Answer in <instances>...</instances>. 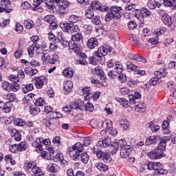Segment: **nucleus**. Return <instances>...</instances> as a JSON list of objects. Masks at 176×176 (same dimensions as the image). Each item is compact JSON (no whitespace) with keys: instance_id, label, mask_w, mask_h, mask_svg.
Returning a JSON list of instances; mask_svg holds the SVG:
<instances>
[{"instance_id":"f257e3e1","label":"nucleus","mask_w":176,"mask_h":176,"mask_svg":"<svg viewBox=\"0 0 176 176\" xmlns=\"http://www.w3.org/2000/svg\"><path fill=\"white\" fill-rule=\"evenodd\" d=\"M73 107L76 109H79L80 111H85L86 112H93L94 111V106L89 102L87 103L85 101L81 100H78L75 102L73 104Z\"/></svg>"},{"instance_id":"f03ea898","label":"nucleus","mask_w":176,"mask_h":176,"mask_svg":"<svg viewBox=\"0 0 176 176\" xmlns=\"http://www.w3.org/2000/svg\"><path fill=\"white\" fill-rule=\"evenodd\" d=\"M25 167L27 173H29L30 174H31V175H34V176L45 175V174H43V172L42 171L41 168L38 167L35 162H29L28 164H25Z\"/></svg>"},{"instance_id":"7ed1b4c3","label":"nucleus","mask_w":176,"mask_h":176,"mask_svg":"<svg viewBox=\"0 0 176 176\" xmlns=\"http://www.w3.org/2000/svg\"><path fill=\"white\" fill-rule=\"evenodd\" d=\"M119 144L120 145V155L123 159H126L130 156L133 151V147L131 145H127V142L124 140H119Z\"/></svg>"},{"instance_id":"20e7f679","label":"nucleus","mask_w":176,"mask_h":176,"mask_svg":"<svg viewBox=\"0 0 176 176\" xmlns=\"http://www.w3.org/2000/svg\"><path fill=\"white\" fill-rule=\"evenodd\" d=\"M83 149H85L83 144L80 142H77L72 147L69 148V155L74 159V157L80 155V153L83 152Z\"/></svg>"},{"instance_id":"39448f33","label":"nucleus","mask_w":176,"mask_h":176,"mask_svg":"<svg viewBox=\"0 0 176 176\" xmlns=\"http://www.w3.org/2000/svg\"><path fill=\"white\" fill-rule=\"evenodd\" d=\"M82 96H84L85 98V101L87 100H90V98H93L94 101H96L98 98H100V96H101V93L96 92L94 94L90 93V88H84L82 89Z\"/></svg>"},{"instance_id":"423d86ee","label":"nucleus","mask_w":176,"mask_h":176,"mask_svg":"<svg viewBox=\"0 0 176 176\" xmlns=\"http://www.w3.org/2000/svg\"><path fill=\"white\" fill-rule=\"evenodd\" d=\"M166 32V29H156L154 32L153 35L154 36H156V38H151L148 40V43H151V45H157L159 43V36L160 35H163Z\"/></svg>"},{"instance_id":"0eeeda50","label":"nucleus","mask_w":176,"mask_h":176,"mask_svg":"<svg viewBox=\"0 0 176 176\" xmlns=\"http://www.w3.org/2000/svg\"><path fill=\"white\" fill-rule=\"evenodd\" d=\"M148 156L152 160H156L157 159H162V157H164L166 155L163 151L160 150H153L148 153Z\"/></svg>"},{"instance_id":"6e6552de","label":"nucleus","mask_w":176,"mask_h":176,"mask_svg":"<svg viewBox=\"0 0 176 176\" xmlns=\"http://www.w3.org/2000/svg\"><path fill=\"white\" fill-rule=\"evenodd\" d=\"M43 123L48 127L50 130H56L57 129V119L56 118H50V119H43Z\"/></svg>"},{"instance_id":"1a4fd4ad","label":"nucleus","mask_w":176,"mask_h":176,"mask_svg":"<svg viewBox=\"0 0 176 176\" xmlns=\"http://www.w3.org/2000/svg\"><path fill=\"white\" fill-rule=\"evenodd\" d=\"M111 48H107L106 47H100L97 51V52L94 53L95 57H97V58H100V60H102V57L104 56H107L109 52H111Z\"/></svg>"},{"instance_id":"9d476101","label":"nucleus","mask_w":176,"mask_h":176,"mask_svg":"<svg viewBox=\"0 0 176 176\" xmlns=\"http://www.w3.org/2000/svg\"><path fill=\"white\" fill-rule=\"evenodd\" d=\"M106 124L107 126L106 128V131H104V133L110 134V135H118V130L112 126V120H106Z\"/></svg>"},{"instance_id":"9b49d317","label":"nucleus","mask_w":176,"mask_h":176,"mask_svg":"<svg viewBox=\"0 0 176 176\" xmlns=\"http://www.w3.org/2000/svg\"><path fill=\"white\" fill-rule=\"evenodd\" d=\"M2 88L6 91H19V85H14L13 84L9 83V82H5L2 83Z\"/></svg>"},{"instance_id":"f8f14e48","label":"nucleus","mask_w":176,"mask_h":176,"mask_svg":"<svg viewBox=\"0 0 176 176\" xmlns=\"http://www.w3.org/2000/svg\"><path fill=\"white\" fill-rule=\"evenodd\" d=\"M98 159H102L106 164L112 163V157H111V155L108 153H104V151H100V153H98Z\"/></svg>"},{"instance_id":"ddd939ff","label":"nucleus","mask_w":176,"mask_h":176,"mask_svg":"<svg viewBox=\"0 0 176 176\" xmlns=\"http://www.w3.org/2000/svg\"><path fill=\"white\" fill-rule=\"evenodd\" d=\"M35 82L36 89H42L43 85L47 83V79L45 76H41L40 77H36L35 78Z\"/></svg>"},{"instance_id":"4468645a","label":"nucleus","mask_w":176,"mask_h":176,"mask_svg":"<svg viewBox=\"0 0 176 176\" xmlns=\"http://www.w3.org/2000/svg\"><path fill=\"white\" fill-rule=\"evenodd\" d=\"M73 160H75L76 162H82V163H84V164H87V162H89V155L87 153H83L81 154H78V155L74 157L73 158Z\"/></svg>"},{"instance_id":"2eb2a0df","label":"nucleus","mask_w":176,"mask_h":176,"mask_svg":"<svg viewBox=\"0 0 176 176\" xmlns=\"http://www.w3.org/2000/svg\"><path fill=\"white\" fill-rule=\"evenodd\" d=\"M51 159L55 162H60L63 166H67V160H64V156L61 153H55L54 155H52Z\"/></svg>"},{"instance_id":"dca6fc26","label":"nucleus","mask_w":176,"mask_h":176,"mask_svg":"<svg viewBox=\"0 0 176 176\" xmlns=\"http://www.w3.org/2000/svg\"><path fill=\"white\" fill-rule=\"evenodd\" d=\"M110 10L114 14L116 19L118 20L122 17V7L118 6H112Z\"/></svg>"},{"instance_id":"f3484780","label":"nucleus","mask_w":176,"mask_h":176,"mask_svg":"<svg viewBox=\"0 0 176 176\" xmlns=\"http://www.w3.org/2000/svg\"><path fill=\"white\" fill-rule=\"evenodd\" d=\"M91 74L94 75H97L100 77V80H105L106 77L104 74V71L100 67H96L91 70Z\"/></svg>"},{"instance_id":"a211bd4d","label":"nucleus","mask_w":176,"mask_h":176,"mask_svg":"<svg viewBox=\"0 0 176 176\" xmlns=\"http://www.w3.org/2000/svg\"><path fill=\"white\" fill-rule=\"evenodd\" d=\"M128 58L130 60H134L135 61H139L140 63H143V64H145V63H146V58H145L143 56H141L138 54H129Z\"/></svg>"},{"instance_id":"6ab92c4d","label":"nucleus","mask_w":176,"mask_h":176,"mask_svg":"<svg viewBox=\"0 0 176 176\" xmlns=\"http://www.w3.org/2000/svg\"><path fill=\"white\" fill-rule=\"evenodd\" d=\"M74 87V84L72 81L67 80L63 84L64 93L67 96L71 93L72 88Z\"/></svg>"},{"instance_id":"aec40b11","label":"nucleus","mask_w":176,"mask_h":176,"mask_svg":"<svg viewBox=\"0 0 176 176\" xmlns=\"http://www.w3.org/2000/svg\"><path fill=\"white\" fill-rule=\"evenodd\" d=\"M159 166H160V162H148V164L143 165L142 167H143V168L147 167L148 170H153L154 173H155L156 170L159 168Z\"/></svg>"},{"instance_id":"412c9836","label":"nucleus","mask_w":176,"mask_h":176,"mask_svg":"<svg viewBox=\"0 0 176 176\" xmlns=\"http://www.w3.org/2000/svg\"><path fill=\"white\" fill-rule=\"evenodd\" d=\"M9 80L14 83V86H18L20 89V85L21 84V79L14 74H12L8 77Z\"/></svg>"},{"instance_id":"4be33fe9","label":"nucleus","mask_w":176,"mask_h":176,"mask_svg":"<svg viewBox=\"0 0 176 176\" xmlns=\"http://www.w3.org/2000/svg\"><path fill=\"white\" fill-rule=\"evenodd\" d=\"M111 138H107L104 140H99L98 142V146H100V148H109L111 146Z\"/></svg>"},{"instance_id":"5701e85b","label":"nucleus","mask_w":176,"mask_h":176,"mask_svg":"<svg viewBox=\"0 0 176 176\" xmlns=\"http://www.w3.org/2000/svg\"><path fill=\"white\" fill-rule=\"evenodd\" d=\"M10 133L11 134V137L14 138L15 141H21V134L20 132L17 131L16 129H10Z\"/></svg>"},{"instance_id":"b1692460","label":"nucleus","mask_w":176,"mask_h":176,"mask_svg":"<svg viewBox=\"0 0 176 176\" xmlns=\"http://www.w3.org/2000/svg\"><path fill=\"white\" fill-rule=\"evenodd\" d=\"M32 146L36 148V152H42V140L37 138L32 143Z\"/></svg>"},{"instance_id":"393cba45","label":"nucleus","mask_w":176,"mask_h":176,"mask_svg":"<svg viewBox=\"0 0 176 176\" xmlns=\"http://www.w3.org/2000/svg\"><path fill=\"white\" fill-rule=\"evenodd\" d=\"M119 146L120 147V144L119 143V140L113 144L111 143L110 144V146H109V148H110L111 150L110 153L111 155H115L116 154V152L119 151Z\"/></svg>"},{"instance_id":"a878e982","label":"nucleus","mask_w":176,"mask_h":176,"mask_svg":"<svg viewBox=\"0 0 176 176\" xmlns=\"http://www.w3.org/2000/svg\"><path fill=\"white\" fill-rule=\"evenodd\" d=\"M87 46L89 49H94L98 46V41L94 38H90L87 41Z\"/></svg>"},{"instance_id":"bb28decb","label":"nucleus","mask_w":176,"mask_h":176,"mask_svg":"<svg viewBox=\"0 0 176 176\" xmlns=\"http://www.w3.org/2000/svg\"><path fill=\"white\" fill-rule=\"evenodd\" d=\"M147 6L149 9L153 10L155 8H160L162 3H159V1H156V0H149L147 3Z\"/></svg>"},{"instance_id":"cd10ccee","label":"nucleus","mask_w":176,"mask_h":176,"mask_svg":"<svg viewBox=\"0 0 176 176\" xmlns=\"http://www.w3.org/2000/svg\"><path fill=\"white\" fill-rule=\"evenodd\" d=\"M69 49L70 50H73L74 53H76V52H79L80 50V45L75 43V41H69Z\"/></svg>"},{"instance_id":"c85d7f7f","label":"nucleus","mask_w":176,"mask_h":176,"mask_svg":"<svg viewBox=\"0 0 176 176\" xmlns=\"http://www.w3.org/2000/svg\"><path fill=\"white\" fill-rule=\"evenodd\" d=\"M133 14L140 21L144 20V15L142 14V8L141 10H133Z\"/></svg>"},{"instance_id":"c756f323","label":"nucleus","mask_w":176,"mask_h":176,"mask_svg":"<svg viewBox=\"0 0 176 176\" xmlns=\"http://www.w3.org/2000/svg\"><path fill=\"white\" fill-rule=\"evenodd\" d=\"M135 110L136 112H142L144 113L146 111V107L145 106V103L139 102L135 105Z\"/></svg>"},{"instance_id":"7c9ffc66","label":"nucleus","mask_w":176,"mask_h":176,"mask_svg":"<svg viewBox=\"0 0 176 176\" xmlns=\"http://www.w3.org/2000/svg\"><path fill=\"white\" fill-rule=\"evenodd\" d=\"M141 97V94L139 92H135L133 94L129 95V100L131 104H135V100H138Z\"/></svg>"},{"instance_id":"2f4dec72","label":"nucleus","mask_w":176,"mask_h":176,"mask_svg":"<svg viewBox=\"0 0 176 176\" xmlns=\"http://www.w3.org/2000/svg\"><path fill=\"white\" fill-rule=\"evenodd\" d=\"M164 6L166 8H171L172 9H175L176 8V0H165L163 2Z\"/></svg>"},{"instance_id":"473e14b6","label":"nucleus","mask_w":176,"mask_h":176,"mask_svg":"<svg viewBox=\"0 0 176 176\" xmlns=\"http://www.w3.org/2000/svg\"><path fill=\"white\" fill-rule=\"evenodd\" d=\"M159 141L157 136H150L146 140V145L149 146L153 144H156Z\"/></svg>"},{"instance_id":"72a5a7b5","label":"nucleus","mask_w":176,"mask_h":176,"mask_svg":"<svg viewBox=\"0 0 176 176\" xmlns=\"http://www.w3.org/2000/svg\"><path fill=\"white\" fill-rule=\"evenodd\" d=\"M60 27L65 32H68L72 28V23H60Z\"/></svg>"},{"instance_id":"f704fd0d","label":"nucleus","mask_w":176,"mask_h":176,"mask_svg":"<svg viewBox=\"0 0 176 176\" xmlns=\"http://www.w3.org/2000/svg\"><path fill=\"white\" fill-rule=\"evenodd\" d=\"M168 141V139H162L160 144H158V148L157 150L161 151V152H163L164 151H166V146H167V142Z\"/></svg>"},{"instance_id":"c9c22d12","label":"nucleus","mask_w":176,"mask_h":176,"mask_svg":"<svg viewBox=\"0 0 176 176\" xmlns=\"http://www.w3.org/2000/svg\"><path fill=\"white\" fill-rule=\"evenodd\" d=\"M55 42L56 43H60V45L64 47H68V46L69 47V42L65 41L64 38H63V36L55 38Z\"/></svg>"},{"instance_id":"e433bc0d","label":"nucleus","mask_w":176,"mask_h":176,"mask_svg":"<svg viewBox=\"0 0 176 176\" xmlns=\"http://www.w3.org/2000/svg\"><path fill=\"white\" fill-rule=\"evenodd\" d=\"M148 127L153 131V133H157L160 129V126L153 123V122H150L148 124Z\"/></svg>"},{"instance_id":"4c0bfd02","label":"nucleus","mask_w":176,"mask_h":176,"mask_svg":"<svg viewBox=\"0 0 176 176\" xmlns=\"http://www.w3.org/2000/svg\"><path fill=\"white\" fill-rule=\"evenodd\" d=\"M34 104L36 105V107H43L46 105V102H45L43 98H36V99L34 101Z\"/></svg>"},{"instance_id":"58836bf2","label":"nucleus","mask_w":176,"mask_h":176,"mask_svg":"<svg viewBox=\"0 0 176 176\" xmlns=\"http://www.w3.org/2000/svg\"><path fill=\"white\" fill-rule=\"evenodd\" d=\"M101 58H97V56H90L89 58V64H92V65H97L98 64V61H101Z\"/></svg>"},{"instance_id":"ea45409f","label":"nucleus","mask_w":176,"mask_h":176,"mask_svg":"<svg viewBox=\"0 0 176 176\" xmlns=\"http://www.w3.org/2000/svg\"><path fill=\"white\" fill-rule=\"evenodd\" d=\"M114 70L117 74H122L123 72V65L119 61L116 62Z\"/></svg>"},{"instance_id":"a19ab883","label":"nucleus","mask_w":176,"mask_h":176,"mask_svg":"<svg viewBox=\"0 0 176 176\" xmlns=\"http://www.w3.org/2000/svg\"><path fill=\"white\" fill-rule=\"evenodd\" d=\"M116 101L118 102H120V104L124 107V108H129V101H127L126 99L123 98H116Z\"/></svg>"},{"instance_id":"79ce46f5","label":"nucleus","mask_w":176,"mask_h":176,"mask_svg":"<svg viewBox=\"0 0 176 176\" xmlns=\"http://www.w3.org/2000/svg\"><path fill=\"white\" fill-rule=\"evenodd\" d=\"M22 91L25 94H27L28 91H31L32 90H34V85L32 84H28L26 85H23L21 87Z\"/></svg>"},{"instance_id":"37998d69","label":"nucleus","mask_w":176,"mask_h":176,"mask_svg":"<svg viewBox=\"0 0 176 176\" xmlns=\"http://www.w3.org/2000/svg\"><path fill=\"white\" fill-rule=\"evenodd\" d=\"M162 21L166 25L171 24V18L167 14H164L162 16Z\"/></svg>"},{"instance_id":"c03bdc74","label":"nucleus","mask_w":176,"mask_h":176,"mask_svg":"<svg viewBox=\"0 0 176 176\" xmlns=\"http://www.w3.org/2000/svg\"><path fill=\"white\" fill-rule=\"evenodd\" d=\"M58 168V166L56 164H50L47 166V170L49 171V173H56Z\"/></svg>"},{"instance_id":"a18cd8bd","label":"nucleus","mask_w":176,"mask_h":176,"mask_svg":"<svg viewBox=\"0 0 176 176\" xmlns=\"http://www.w3.org/2000/svg\"><path fill=\"white\" fill-rule=\"evenodd\" d=\"M120 125L124 130H127L129 129V126H130V122L127 121L125 118H122L120 120Z\"/></svg>"},{"instance_id":"49530a36","label":"nucleus","mask_w":176,"mask_h":176,"mask_svg":"<svg viewBox=\"0 0 176 176\" xmlns=\"http://www.w3.org/2000/svg\"><path fill=\"white\" fill-rule=\"evenodd\" d=\"M160 77H159V76H155L150 80V85L151 86H156V85L160 83Z\"/></svg>"},{"instance_id":"de8ad7c7","label":"nucleus","mask_w":176,"mask_h":176,"mask_svg":"<svg viewBox=\"0 0 176 176\" xmlns=\"http://www.w3.org/2000/svg\"><path fill=\"white\" fill-rule=\"evenodd\" d=\"M67 8H68V6L66 4H58V12L60 14H65V13H67Z\"/></svg>"},{"instance_id":"09e8293b","label":"nucleus","mask_w":176,"mask_h":176,"mask_svg":"<svg viewBox=\"0 0 176 176\" xmlns=\"http://www.w3.org/2000/svg\"><path fill=\"white\" fill-rule=\"evenodd\" d=\"M27 148H28V146L25 142H21L17 145V151H19V152L24 151Z\"/></svg>"},{"instance_id":"8fccbe9b","label":"nucleus","mask_w":176,"mask_h":176,"mask_svg":"<svg viewBox=\"0 0 176 176\" xmlns=\"http://www.w3.org/2000/svg\"><path fill=\"white\" fill-rule=\"evenodd\" d=\"M95 166L99 171H107L108 170V166L102 163H96L95 164Z\"/></svg>"},{"instance_id":"3c124183","label":"nucleus","mask_w":176,"mask_h":176,"mask_svg":"<svg viewBox=\"0 0 176 176\" xmlns=\"http://www.w3.org/2000/svg\"><path fill=\"white\" fill-rule=\"evenodd\" d=\"M72 41L80 42V41L83 39V36L82 35V33H77L72 35Z\"/></svg>"},{"instance_id":"603ef678","label":"nucleus","mask_w":176,"mask_h":176,"mask_svg":"<svg viewBox=\"0 0 176 176\" xmlns=\"http://www.w3.org/2000/svg\"><path fill=\"white\" fill-rule=\"evenodd\" d=\"M126 66L127 69H130V71H138V67L130 61L126 63Z\"/></svg>"},{"instance_id":"864d4df0","label":"nucleus","mask_w":176,"mask_h":176,"mask_svg":"<svg viewBox=\"0 0 176 176\" xmlns=\"http://www.w3.org/2000/svg\"><path fill=\"white\" fill-rule=\"evenodd\" d=\"M91 8L92 10H100L101 9V3L100 1H92Z\"/></svg>"},{"instance_id":"5fc2aeb1","label":"nucleus","mask_w":176,"mask_h":176,"mask_svg":"<svg viewBox=\"0 0 176 176\" xmlns=\"http://www.w3.org/2000/svg\"><path fill=\"white\" fill-rule=\"evenodd\" d=\"M63 74L67 78H72L74 76V70L72 69H65L63 70Z\"/></svg>"},{"instance_id":"6e6d98bb","label":"nucleus","mask_w":176,"mask_h":176,"mask_svg":"<svg viewBox=\"0 0 176 176\" xmlns=\"http://www.w3.org/2000/svg\"><path fill=\"white\" fill-rule=\"evenodd\" d=\"M35 47H36V44H32L30 47H28L29 56L34 57V53H35Z\"/></svg>"},{"instance_id":"4d7b16f0","label":"nucleus","mask_w":176,"mask_h":176,"mask_svg":"<svg viewBox=\"0 0 176 176\" xmlns=\"http://www.w3.org/2000/svg\"><path fill=\"white\" fill-rule=\"evenodd\" d=\"M91 19V21L95 25H100V24H101V19L100 18V16L94 15Z\"/></svg>"},{"instance_id":"13d9d810","label":"nucleus","mask_w":176,"mask_h":176,"mask_svg":"<svg viewBox=\"0 0 176 176\" xmlns=\"http://www.w3.org/2000/svg\"><path fill=\"white\" fill-rule=\"evenodd\" d=\"M80 20V17L76 15H71L69 18V21L70 24H74L75 23H78Z\"/></svg>"},{"instance_id":"bf43d9fd","label":"nucleus","mask_w":176,"mask_h":176,"mask_svg":"<svg viewBox=\"0 0 176 176\" xmlns=\"http://www.w3.org/2000/svg\"><path fill=\"white\" fill-rule=\"evenodd\" d=\"M113 19H116V17L115 16V15L113 14V12H109L106 14L105 16V21L109 23V21H111V20H113Z\"/></svg>"},{"instance_id":"052dcab7","label":"nucleus","mask_w":176,"mask_h":176,"mask_svg":"<svg viewBox=\"0 0 176 176\" xmlns=\"http://www.w3.org/2000/svg\"><path fill=\"white\" fill-rule=\"evenodd\" d=\"M23 24H24L25 28H27L28 30H31V28H32V27H34V21L30 19L25 21Z\"/></svg>"},{"instance_id":"680f3d73","label":"nucleus","mask_w":176,"mask_h":176,"mask_svg":"<svg viewBox=\"0 0 176 176\" xmlns=\"http://www.w3.org/2000/svg\"><path fill=\"white\" fill-rule=\"evenodd\" d=\"M14 124H15V126H19V127H23V126H25V122L21 118H16L14 121Z\"/></svg>"},{"instance_id":"e2e57ef3","label":"nucleus","mask_w":176,"mask_h":176,"mask_svg":"<svg viewBox=\"0 0 176 176\" xmlns=\"http://www.w3.org/2000/svg\"><path fill=\"white\" fill-rule=\"evenodd\" d=\"M5 160L8 163H10V164H12V166H14V164H16V161H14V160H13V158L12 157V155H6Z\"/></svg>"},{"instance_id":"0e129e2a","label":"nucleus","mask_w":176,"mask_h":176,"mask_svg":"<svg viewBox=\"0 0 176 176\" xmlns=\"http://www.w3.org/2000/svg\"><path fill=\"white\" fill-rule=\"evenodd\" d=\"M1 5L3 8H6V9H12V7H9L10 6V1L9 0H2L1 1Z\"/></svg>"},{"instance_id":"69168bd1","label":"nucleus","mask_w":176,"mask_h":176,"mask_svg":"<svg viewBox=\"0 0 176 176\" xmlns=\"http://www.w3.org/2000/svg\"><path fill=\"white\" fill-rule=\"evenodd\" d=\"M94 16V11L91 8H89L85 12V16L87 19H91Z\"/></svg>"},{"instance_id":"338daca9","label":"nucleus","mask_w":176,"mask_h":176,"mask_svg":"<svg viewBox=\"0 0 176 176\" xmlns=\"http://www.w3.org/2000/svg\"><path fill=\"white\" fill-rule=\"evenodd\" d=\"M39 112H41V109L38 108V107H30V113L32 115H38V113H39Z\"/></svg>"},{"instance_id":"774afa93","label":"nucleus","mask_w":176,"mask_h":176,"mask_svg":"<svg viewBox=\"0 0 176 176\" xmlns=\"http://www.w3.org/2000/svg\"><path fill=\"white\" fill-rule=\"evenodd\" d=\"M57 60H58V55L54 54L47 61L50 64H56L57 63Z\"/></svg>"}]
</instances>
